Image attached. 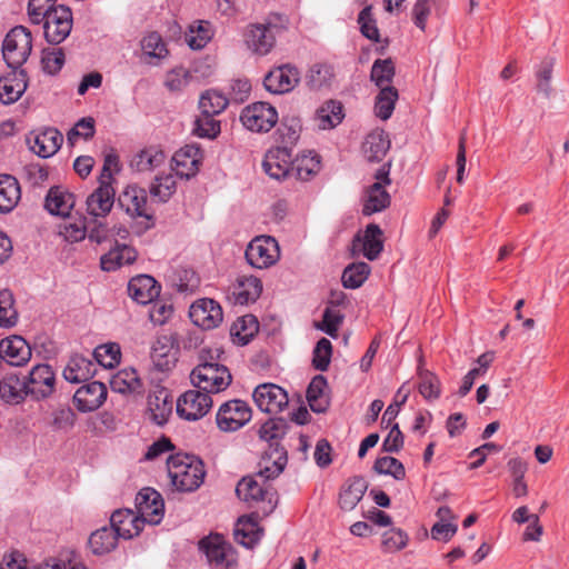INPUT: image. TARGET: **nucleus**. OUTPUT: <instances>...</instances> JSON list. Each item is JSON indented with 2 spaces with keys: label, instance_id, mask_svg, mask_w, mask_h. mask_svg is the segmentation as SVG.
Segmentation results:
<instances>
[{
  "label": "nucleus",
  "instance_id": "f257e3e1",
  "mask_svg": "<svg viewBox=\"0 0 569 569\" xmlns=\"http://www.w3.org/2000/svg\"><path fill=\"white\" fill-rule=\"evenodd\" d=\"M287 453L274 449L270 456L263 457L260 470L253 475L243 477L237 485L238 498L248 506L257 508L263 516L271 513L277 506V493L267 482L277 478L287 465Z\"/></svg>",
  "mask_w": 569,
  "mask_h": 569
},
{
  "label": "nucleus",
  "instance_id": "f03ea898",
  "mask_svg": "<svg viewBox=\"0 0 569 569\" xmlns=\"http://www.w3.org/2000/svg\"><path fill=\"white\" fill-rule=\"evenodd\" d=\"M168 476L172 486L179 491H193L204 479L202 461L192 455H171L167 460Z\"/></svg>",
  "mask_w": 569,
  "mask_h": 569
},
{
  "label": "nucleus",
  "instance_id": "7ed1b4c3",
  "mask_svg": "<svg viewBox=\"0 0 569 569\" xmlns=\"http://www.w3.org/2000/svg\"><path fill=\"white\" fill-rule=\"evenodd\" d=\"M287 18L282 14H271L266 23L252 24L246 33V43L258 54H267L272 49L276 34L287 26Z\"/></svg>",
  "mask_w": 569,
  "mask_h": 569
},
{
  "label": "nucleus",
  "instance_id": "20e7f679",
  "mask_svg": "<svg viewBox=\"0 0 569 569\" xmlns=\"http://www.w3.org/2000/svg\"><path fill=\"white\" fill-rule=\"evenodd\" d=\"M31 50L32 36L23 26L12 28L3 40V59L12 69L21 67L29 58Z\"/></svg>",
  "mask_w": 569,
  "mask_h": 569
},
{
  "label": "nucleus",
  "instance_id": "39448f33",
  "mask_svg": "<svg viewBox=\"0 0 569 569\" xmlns=\"http://www.w3.org/2000/svg\"><path fill=\"white\" fill-rule=\"evenodd\" d=\"M190 379L194 388L210 395L226 390L232 381L231 373L224 365L209 363H198L191 371Z\"/></svg>",
  "mask_w": 569,
  "mask_h": 569
},
{
  "label": "nucleus",
  "instance_id": "423d86ee",
  "mask_svg": "<svg viewBox=\"0 0 569 569\" xmlns=\"http://www.w3.org/2000/svg\"><path fill=\"white\" fill-rule=\"evenodd\" d=\"M251 418L252 410L249 403L241 399H232L219 407L216 423L223 432H234L244 427Z\"/></svg>",
  "mask_w": 569,
  "mask_h": 569
},
{
  "label": "nucleus",
  "instance_id": "0eeeda50",
  "mask_svg": "<svg viewBox=\"0 0 569 569\" xmlns=\"http://www.w3.org/2000/svg\"><path fill=\"white\" fill-rule=\"evenodd\" d=\"M246 259L256 269H267L280 259V247L271 236H257L247 246Z\"/></svg>",
  "mask_w": 569,
  "mask_h": 569
},
{
  "label": "nucleus",
  "instance_id": "6e6552de",
  "mask_svg": "<svg viewBox=\"0 0 569 569\" xmlns=\"http://www.w3.org/2000/svg\"><path fill=\"white\" fill-rule=\"evenodd\" d=\"M199 547L211 567L216 569H236V552L222 536L210 535L200 541Z\"/></svg>",
  "mask_w": 569,
  "mask_h": 569
},
{
  "label": "nucleus",
  "instance_id": "1a4fd4ad",
  "mask_svg": "<svg viewBox=\"0 0 569 569\" xmlns=\"http://www.w3.org/2000/svg\"><path fill=\"white\" fill-rule=\"evenodd\" d=\"M211 395L196 388L183 392L177 399V413L187 421H197L203 418L212 408Z\"/></svg>",
  "mask_w": 569,
  "mask_h": 569
},
{
  "label": "nucleus",
  "instance_id": "9d476101",
  "mask_svg": "<svg viewBox=\"0 0 569 569\" xmlns=\"http://www.w3.org/2000/svg\"><path fill=\"white\" fill-rule=\"evenodd\" d=\"M278 112L268 102H254L241 111L240 121L243 127L252 132H268L278 122Z\"/></svg>",
  "mask_w": 569,
  "mask_h": 569
},
{
  "label": "nucleus",
  "instance_id": "9b49d317",
  "mask_svg": "<svg viewBox=\"0 0 569 569\" xmlns=\"http://www.w3.org/2000/svg\"><path fill=\"white\" fill-rule=\"evenodd\" d=\"M43 23V33L48 42L59 44L70 34L72 29V12L68 7L57 6L49 12Z\"/></svg>",
  "mask_w": 569,
  "mask_h": 569
},
{
  "label": "nucleus",
  "instance_id": "f8f14e48",
  "mask_svg": "<svg viewBox=\"0 0 569 569\" xmlns=\"http://www.w3.org/2000/svg\"><path fill=\"white\" fill-rule=\"evenodd\" d=\"M27 395L41 400L50 397L56 388V375L49 365L34 366L24 378Z\"/></svg>",
  "mask_w": 569,
  "mask_h": 569
},
{
  "label": "nucleus",
  "instance_id": "ddd939ff",
  "mask_svg": "<svg viewBox=\"0 0 569 569\" xmlns=\"http://www.w3.org/2000/svg\"><path fill=\"white\" fill-rule=\"evenodd\" d=\"M252 397L257 407L269 415L280 413L289 402L287 391L274 383L259 385Z\"/></svg>",
  "mask_w": 569,
  "mask_h": 569
},
{
  "label": "nucleus",
  "instance_id": "4468645a",
  "mask_svg": "<svg viewBox=\"0 0 569 569\" xmlns=\"http://www.w3.org/2000/svg\"><path fill=\"white\" fill-rule=\"evenodd\" d=\"M191 321L204 330L217 328L223 320L221 306L213 299H198L190 306Z\"/></svg>",
  "mask_w": 569,
  "mask_h": 569
},
{
  "label": "nucleus",
  "instance_id": "2eb2a0df",
  "mask_svg": "<svg viewBox=\"0 0 569 569\" xmlns=\"http://www.w3.org/2000/svg\"><path fill=\"white\" fill-rule=\"evenodd\" d=\"M381 234L379 226L373 223L367 226L365 231L355 236L350 248L351 254L353 257L362 254L368 260L377 259L383 248Z\"/></svg>",
  "mask_w": 569,
  "mask_h": 569
},
{
  "label": "nucleus",
  "instance_id": "dca6fc26",
  "mask_svg": "<svg viewBox=\"0 0 569 569\" xmlns=\"http://www.w3.org/2000/svg\"><path fill=\"white\" fill-rule=\"evenodd\" d=\"M136 508L146 523L158 525L163 517L164 503L158 491L143 488L136 497Z\"/></svg>",
  "mask_w": 569,
  "mask_h": 569
},
{
  "label": "nucleus",
  "instance_id": "f3484780",
  "mask_svg": "<svg viewBox=\"0 0 569 569\" xmlns=\"http://www.w3.org/2000/svg\"><path fill=\"white\" fill-rule=\"evenodd\" d=\"M113 184L98 181V187L86 199V212L90 218H106L114 204Z\"/></svg>",
  "mask_w": 569,
  "mask_h": 569
},
{
  "label": "nucleus",
  "instance_id": "a211bd4d",
  "mask_svg": "<svg viewBox=\"0 0 569 569\" xmlns=\"http://www.w3.org/2000/svg\"><path fill=\"white\" fill-rule=\"evenodd\" d=\"M377 181L368 189L367 198L362 208L366 216L380 212L390 203V196L385 187L390 184L389 171L381 168L376 173Z\"/></svg>",
  "mask_w": 569,
  "mask_h": 569
},
{
  "label": "nucleus",
  "instance_id": "6ab92c4d",
  "mask_svg": "<svg viewBox=\"0 0 569 569\" xmlns=\"http://www.w3.org/2000/svg\"><path fill=\"white\" fill-rule=\"evenodd\" d=\"M300 81L299 70L290 64L280 66L271 70L263 80L264 88L274 94L292 91Z\"/></svg>",
  "mask_w": 569,
  "mask_h": 569
},
{
  "label": "nucleus",
  "instance_id": "aec40b11",
  "mask_svg": "<svg viewBox=\"0 0 569 569\" xmlns=\"http://www.w3.org/2000/svg\"><path fill=\"white\" fill-rule=\"evenodd\" d=\"M202 158V151L198 146L186 144L174 152L172 169L177 176L190 179L198 173Z\"/></svg>",
  "mask_w": 569,
  "mask_h": 569
},
{
  "label": "nucleus",
  "instance_id": "412c9836",
  "mask_svg": "<svg viewBox=\"0 0 569 569\" xmlns=\"http://www.w3.org/2000/svg\"><path fill=\"white\" fill-rule=\"evenodd\" d=\"M292 150L288 147H276L266 153L262 168L272 179L281 180L292 171Z\"/></svg>",
  "mask_w": 569,
  "mask_h": 569
},
{
  "label": "nucleus",
  "instance_id": "4be33fe9",
  "mask_svg": "<svg viewBox=\"0 0 569 569\" xmlns=\"http://www.w3.org/2000/svg\"><path fill=\"white\" fill-rule=\"evenodd\" d=\"M262 292L260 279L253 276H239L228 288V299L233 305L254 302Z\"/></svg>",
  "mask_w": 569,
  "mask_h": 569
},
{
  "label": "nucleus",
  "instance_id": "5701e85b",
  "mask_svg": "<svg viewBox=\"0 0 569 569\" xmlns=\"http://www.w3.org/2000/svg\"><path fill=\"white\" fill-rule=\"evenodd\" d=\"M62 141L63 136L54 128L31 133L28 138L31 151L41 158H50L56 154Z\"/></svg>",
  "mask_w": 569,
  "mask_h": 569
},
{
  "label": "nucleus",
  "instance_id": "b1692460",
  "mask_svg": "<svg viewBox=\"0 0 569 569\" xmlns=\"http://www.w3.org/2000/svg\"><path fill=\"white\" fill-rule=\"evenodd\" d=\"M148 412L150 419L162 426L172 413V400L170 392L162 386H154L148 395Z\"/></svg>",
  "mask_w": 569,
  "mask_h": 569
},
{
  "label": "nucleus",
  "instance_id": "393cba45",
  "mask_svg": "<svg viewBox=\"0 0 569 569\" xmlns=\"http://www.w3.org/2000/svg\"><path fill=\"white\" fill-rule=\"evenodd\" d=\"M119 203L131 218L152 217L148 208L147 192L137 186H128L119 197Z\"/></svg>",
  "mask_w": 569,
  "mask_h": 569
},
{
  "label": "nucleus",
  "instance_id": "a878e982",
  "mask_svg": "<svg viewBox=\"0 0 569 569\" xmlns=\"http://www.w3.org/2000/svg\"><path fill=\"white\" fill-rule=\"evenodd\" d=\"M0 357L11 366L20 367L31 358V348L20 336H11L0 341Z\"/></svg>",
  "mask_w": 569,
  "mask_h": 569
},
{
  "label": "nucleus",
  "instance_id": "bb28decb",
  "mask_svg": "<svg viewBox=\"0 0 569 569\" xmlns=\"http://www.w3.org/2000/svg\"><path fill=\"white\" fill-rule=\"evenodd\" d=\"M111 527L119 538L131 539L143 529L144 521L130 509L117 510L110 518Z\"/></svg>",
  "mask_w": 569,
  "mask_h": 569
},
{
  "label": "nucleus",
  "instance_id": "cd10ccee",
  "mask_svg": "<svg viewBox=\"0 0 569 569\" xmlns=\"http://www.w3.org/2000/svg\"><path fill=\"white\" fill-rule=\"evenodd\" d=\"M107 398V388L102 382L92 381L80 387L74 393V402L80 411L98 409Z\"/></svg>",
  "mask_w": 569,
  "mask_h": 569
},
{
  "label": "nucleus",
  "instance_id": "c85d7f7f",
  "mask_svg": "<svg viewBox=\"0 0 569 569\" xmlns=\"http://www.w3.org/2000/svg\"><path fill=\"white\" fill-rule=\"evenodd\" d=\"M26 89V73L22 70L12 69L0 78V101L3 104H11L20 99Z\"/></svg>",
  "mask_w": 569,
  "mask_h": 569
},
{
  "label": "nucleus",
  "instance_id": "c756f323",
  "mask_svg": "<svg viewBox=\"0 0 569 569\" xmlns=\"http://www.w3.org/2000/svg\"><path fill=\"white\" fill-rule=\"evenodd\" d=\"M128 293L136 302L147 305L159 296L160 287L151 276L140 274L129 281Z\"/></svg>",
  "mask_w": 569,
  "mask_h": 569
},
{
  "label": "nucleus",
  "instance_id": "7c9ffc66",
  "mask_svg": "<svg viewBox=\"0 0 569 569\" xmlns=\"http://www.w3.org/2000/svg\"><path fill=\"white\" fill-rule=\"evenodd\" d=\"M96 371L97 363L94 361L82 355H74L63 369V377L69 382L80 383L92 378Z\"/></svg>",
  "mask_w": 569,
  "mask_h": 569
},
{
  "label": "nucleus",
  "instance_id": "2f4dec72",
  "mask_svg": "<svg viewBox=\"0 0 569 569\" xmlns=\"http://www.w3.org/2000/svg\"><path fill=\"white\" fill-rule=\"evenodd\" d=\"M74 196L61 187H52L46 197V209L54 216L69 217L74 207Z\"/></svg>",
  "mask_w": 569,
  "mask_h": 569
},
{
  "label": "nucleus",
  "instance_id": "473e14b6",
  "mask_svg": "<svg viewBox=\"0 0 569 569\" xmlns=\"http://www.w3.org/2000/svg\"><path fill=\"white\" fill-rule=\"evenodd\" d=\"M137 256L134 248L127 244H117L114 248L101 256L100 266L103 271L112 272L122 266L133 263Z\"/></svg>",
  "mask_w": 569,
  "mask_h": 569
},
{
  "label": "nucleus",
  "instance_id": "72a5a7b5",
  "mask_svg": "<svg viewBox=\"0 0 569 569\" xmlns=\"http://www.w3.org/2000/svg\"><path fill=\"white\" fill-rule=\"evenodd\" d=\"M343 118L345 112L341 102L329 100L318 108L315 122L320 130H331L339 126Z\"/></svg>",
  "mask_w": 569,
  "mask_h": 569
},
{
  "label": "nucleus",
  "instance_id": "f704fd0d",
  "mask_svg": "<svg viewBox=\"0 0 569 569\" xmlns=\"http://www.w3.org/2000/svg\"><path fill=\"white\" fill-rule=\"evenodd\" d=\"M367 481L362 477L349 479L342 487L339 495V506L342 510L351 511L362 499L367 491Z\"/></svg>",
  "mask_w": 569,
  "mask_h": 569
},
{
  "label": "nucleus",
  "instance_id": "c9c22d12",
  "mask_svg": "<svg viewBox=\"0 0 569 569\" xmlns=\"http://www.w3.org/2000/svg\"><path fill=\"white\" fill-rule=\"evenodd\" d=\"M164 162V152L157 147H149L132 158L131 167L138 172H150L162 167Z\"/></svg>",
  "mask_w": 569,
  "mask_h": 569
},
{
  "label": "nucleus",
  "instance_id": "e433bc0d",
  "mask_svg": "<svg viewBox=\"0 0 569 569\" xmlns=\"http://www.w3.org/2000/svg\"><path fill=\"white\" fill-rule=\"evenodd\" d=\"M389 148L390 140L382 130L369 133L362 144L363 153L369 161H380Z\"/></svg>",
  "mask_w": 569,
  "mask_h": 569
},
{
  "label": "nucleus",
  "instance_id": "4c0bfd02",
  "mask_svg": "<svg viewBox=\"0 0 569 569\" xmlns=\"http://www.w3.org/2000/svg\"><path fill=\"white\" fill-rule=\"evenodd\" d=\"M214 30L209 21H194L184 36L188 46L193 50L203 49L212 39Z\"/></svg>",
  "mask_w": 569,
  "mask_h": 569
},
{
  "label": "nucleus",
  "instance_id": "58836bf2",
  "mask_svg": "<svg viewBox=\"0 0 569 569\" xmlns=\"http://www.w3.org/2000/svg\"><path fill=\"white\" fill-rule=\"evenodd\" d=\"M20 199L17 179L9 174H0V213L10 212Z\"/></svg>",
  "mask_w": 569,
  "mask_h": 569
},
{
  "label": "nucleus",
  "instance_id": "ea45409f",
  "mask_svg": "<svg viewBox=\"0 0 569 569\" xmlns=\"http://www.w3.org/2000/svg\"><path fill=\"white\" fill-rule=\"evenodd\" d=\"M261 536L262 531L252 516L242 517L238 520L234 537L240 545L252 548L261 539Z\"/></svg>",
  "mask_w": 569,
  "mask_h": 569
},
{
  "label": "nucleus",
  "instance_id": "a19ab883",
  "mask_svg": "<svg viewBox=\"0 0 569 569\" xmlns=\"http://www.w3.org/2000/svg\"><path fill=\"white\" fill-rule=\"evenodd\" d=\"M142 57L148 63L157 64L168 56V49L161 36L151 32L141 40Z\"/></svg>",
  "mask_w": 569,
  "mask_h": 569
},
{
  "label": "nucleus",
  "instance_id": "79ce46f5",
  "mask_svg": "<svg viewBox=\"0 0 569 569\" xmlns=\"http://www.w3.org/2000/svg\"><path fill=\"white\" fill-rule=\"evenodd\" d=\"M27 395L24 380L14 375H7L0 380V397L7 403H19Z\"/></svg>",
  "mask_w": 569,
  "mask_h": 569
},
{
  "label": "nucleus",
  "instance_id": "37998d69",
  "mask_svg": "<svg viewBox=\"0 0 569 569\" xmlns=\"http://www.w3.org/2000/svg\"><path fill=\"white\" fill-rule=\"evenodd\" d=\"M327 380L323 376H316L308 386L307 400L312 411L325 412L329 402L326 395Z\"/></svg>",
  "mask_w": 569,
  "mask_h": 569
},
{
  "label": "nucleus",
  "instance_id": "c03bdc74",
  "mask_svg": "<svg viewBox=\"0 0 569 569\" xmlns=\"http://www.w3.org/2000/svg\"><path fill=\"white\" fill-rule=\"evenodd\" d=\"M321 162L317 153L309 151L292 160V171L299 180L308 181L320 171Z\"/></svg>",
  "mask_w": 569,
  "mask_h": 569
},
{
  "label": "nucleus",
  "instance_id": "a18cd8bd",
  "mask_svg": "<svg viewBox=\"0 0 569 569\" xmlns=\"http://www.w3.org/2000/svg\"><path fill=\"white\" fill-rule=\"evenodd\" d=\"M118 535L112 527H102L91 533L89 547L94 555H104L117 546Z\"/></svg>",
  "mask_w": 569,
  "mask_h": 569
},
{
  "label": "nucleus",
  "instance_id": "49530a36",
  "mask_svg": "<svg viewBox=\"0 0 569 569\" xmlns=\"http://www.w3.org/2000/svg\"><path fill=\"white\" fill-rule=\"evenodd\" d=\"M109 382L112 391L122 395L136 392L140 388V379L132 368L122 369L112 375Z\"/></svg>",
  "mask_w": 569,
  "mask_h": 569
},
{
  "label": "nucleus",
  "instance_id": "de8ad7c7",
  "mask_svg": "<svg viewBox=\"0 0 569 569\" xmlns=\"http://www.w3.org/2000/svg\"><path fill=\"white\" fill-rule=\"evenodd\" d=\"M493 359L495 353L492 351L485 352L478 357L476 361L477 367L469 370L468 373L462 379V383L458 390L459 396L465 397L471 390L475 380L478 377L486 375Z\"/></svg>",
  "mask_w": 569,
  "mask_h": 569
},
{
  "label": "nucleus",
  "instance_id": "09e8293b",
  "mask_svg": "<svg viewBox=\"0 0 569 569\" xmlns=\"http://www.w3.org/2000/svg\"><path fill=\"white\" fill-rule=\"evenodd\" d=\"M258 331V322L252 316L238 318L230 328V335L234 342L247 345Z\"/></svg>",
  "mask_w": 569,
  "mask_h": 569
},
{
  "label": "nucleus",
  "instance_id": "8fccbe9b",
  "mask_svg": "<svg viewBox=\"0 0 569 569\" xmlns=\"http://www.w3.org/2000/svg\"><path fill=\"white\" fill-rule=\"evenodd\" d=\"M398 90L395 87H383L380 89L375 102V113L381 120H388L398 100Z\"/></svg>",
  "mask_w": 569,
  "mask_h": 569
},
{
  "label": "nucleus",
  "instance_id": "3c124183",
  "mask_svg": "<svg viewBox=\"0 0 569 569\" xmlns=\"http://www.w3.org/2000/svg\"><path fill=\"white\" fill-rule=\"evenodd\" d=\"M228 106L226 96L217 90L204 91L199 99L201 114L217 116Z\"/></svg>",
  "mask_w": 569,
  "mask_h": 569
},
{
  "label": "nucleus",
  "instance_id": "603ef678",
  "mask_svg": "<svg viewBox=\"0 0 569 569\" xmlns=\"http://www.w3.org/2000/svg\"><path fill=\"white\" fill-rule=\"evenodd\" d=\"M371 268L366 262H355L349 264L342 273L341 281L343 287L357 289L362 286L370 274Z\"/></svg>",
  "mask_w": 569,
  "mask_h": 569
},
{
  "label": "nucleus",
  "instance_id": "864d4df0",
  "mask_svg": "<svg viewBox=\"0 0 569 569\" xmlns=\"http://www.w3.org/2000/svg\"><path fill=\"white\" fill-rule=\"evenodd\" d=\"M395 64L391 59H377L371 68L370 78L379 89L392 87Z\"/></svg>",
  "mask_w": 569,
  "mask_h": 569
},
{
  "label": "nucleus",
  "instance_id": "5fc2aeb1",
  "mask_svg": "<svg viewBox=\"0 0 569 569\" xmlns=\"http://www.w3.org/2000/svg\"><path fill=\"white\" fill-rule=\"evenodd\" d=\"M301 120L297 117H286L279 129L278 133L280 137V147H288L292 150V147L298 142L301 133Z\"/></svg>",
  "mask_w": 569,
  "mask_h": 569
},
{
  "label": "nucleus",
  "instance_id": "6e6d98bb",
  "mask_svg": "<svg viewBox=\"0 0 569 569\" xmlns=\"http://www.w3.org/2000/svg\"><path fill=\"white\" fill-rule=\"evenodd\" d=\"M333 77L335 71L332 66L327 63H316L310 68L307 74V83L312 89H321L329 86Z\"/></svg>",
  "mask_w": 569,
  "mask_h": 569
},
{
  "label": "nucleus",
  "instance_id": "4d7b16f0",
  "mask_svg": "<svg viewBox=\"0 0 569 569\" xmlns=\"http://www.w3.org/2000/svg\"><path fill=\"white\" fill-rule=\"evenodd\" d=\"M120 347L114 342L98 346L93 351L96 363L103 368H113L120 362Z\"/></svg>",
  "mask_w": 569,
  "mask_h": 569
},
{
  "label": "nucleus",
  "instance_id": "13d9d810",
  "mask_svg": "<svg viewBox=\"0 0 569 569\" xmlns=\"http://www.w3.org/2000/svg\"><path fill=\"white\" fill-rule=\"evenodd\" d=\"M103 218H91L87 224L88 238L96 243L111 241L114 237V229L111 224L102 220Z\"/></svg>",
  "mask_w": 569,
  "mask_h": 569
},
{
  "label": "nucleus",
  "instance_id": "bf43d9fd",
  "mask_svg": "<svg viewBox=\"0 0 569 569\" xmlns=\"http://www.w3.org/2000/svg\"><path fill=\"white\" fill-rule=\"evenodd\" d=\"M176 191V179L172 174L157 176L150 186L152 198L161 202L168 201Z\"/></svg>",
  "mask_w": 569,
  "mask_h": 569
},
{
  "label": "nucleus",
  "instance_id": "052dcab7",
  "mask_svg": "<svg viewBox=\"0 0 569 569\" xmlns=\"http://www.w3.org/2000/svg\"><path fill=\"white\" fill-rule=\"evenodd\" d=\"M419 392L428 401L436 400L440 397V381L432 372L419 369Z\"/></svg>",
  "mask_w": 569,
  "mask_h": 569
},
{
  "label": "nucleus",
  "instance_id": "680f3d73",
  "mask_svg": "<svg viewBox=\"0 0 569 569\" xmlns=\"http://www.w3.org/2000/svg\"><path fill=\"white\" fill-rule=\"evenodd\" d=\"M343 321L342 313L335 308H326L322 315V320L315 323L318 330L323 331L332 338H337L338 330Z\"/></svg>",
  "mask_w": 569,
  "mask_h": 569
},
{
  "label": "nucleus",
  "instance_id": "e2e57ef3",
  "mask_svg": "<svg viewBox=\"0 0 569 569\" xmlns=\"http://www.w3.org/2000/svg\"><path fill=\"white\" fill-rule=\"evenodd\" d=\"M59 234L69 242H78L88 236L87 224L82 219L64 220L59 224Z\"/></svg>",
  "mask_w": 569,
  "mask_h": 569
},
{
  "label": "nucleus",
  "instance_id": "0e129e2a",
  "mask_svg": "<svg viewBox=\"0 0 569 569\" xmlns=\"http://www.w3.org/2000/svg\"><path fill=\"white\" fill-rule=\"evenodd\" d=\"M18 313L13 307V298L10 291H0V327L9 328L17 323Z\"/></svg>",
  "mask_w": 569,
  "mask_h": 569
},
{
  "label": "nucleus",
  "instance_id": "69168bd1",
  "mask_svg": "<svg viewBox=\"0 0 569 569\" xmlns=\"http://www.w3.org/2000/svg\"><path fill=\"white\" fill-rule=\"evenodd\" d=\"M373 469L380 475H389L397 480H401L406 476L403 465L398 459L389 456L378 458Z\"/></svg>",
  "mask_w": 569,
  "mask_h": 569
},
{
  "label": "nucleus",
  "instance_id": "338daca9",
  "mask_svg": "<svg viewBox=\"0 0 569 569\" xmlns=\"http://www.w3.org/2000/svg\"><path fill=\"white\" fill-rule=\"evenodd\" d=\"M332 356V345L327 338H321L315 349L312 357V365L319 371H325L330 365Z\"/></svg>",
  "mask_w": 569,
  "mask_h": 569
},
{
  "label": "nucleus",
  "instance_id": "774afa93",
  "mask_svg": "<svg viewBox=\"0 0 569 569\" xmlns=\"http://www.w3.org/2000/svg\"><path fill=\"white\" fill-rule=\"evenodd\" d=\"M193 132L200 138L213 139L220 132V122L214 116L201 114L194 122Z\"/></svg>",
  "mask_w": 569,
  "mask_h": 569
}]
</instances>
